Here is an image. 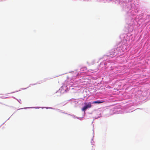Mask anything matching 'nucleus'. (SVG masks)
Returning <instances> with one entry per match:
<instances>
[{"label": "nucleus", "mask_w": 150, "mask_h": 150, "mask_svg": "<svg viewBox=\"0 0 150 150\" xmlns=\"http://www.w3.org/2000/svg\"><path fill=\"white\" fill-rule=\"evenodd\" d=\"M104 102V101H101L100 100H98L96 101H93L92 103H94V104H96V103L99 104V103H103Z\"/></svg>", "instance_id": "nucleus-3"}, {"label": "nucleus", "mask_w": 150, "mask_h": 150, "mask_svg": "<svg viewBox=\"0 0 150 150\" xmlns=\"http://www.w3.org/2000/svg\"><path fill=\"white\" fill-rule=\"evenodd\" d=\"M85 106L82 108V110L85 111L87 108H90L91 107V103L90 102L88 103H84Z\"/></svg>", "instance_id": "nucleus-1"}, {"label": "nucleus", "mask_w": 150, "mask_h": 150, "mask_svg": "<svg viewBox=\"0 0 150 150\" xmlns=\"http://www.w3.org/2000/svg\"><path fill=\"white\" fill-rule=\"evenodd\" d=\"M115 49H112L109 52L110 55L113 56L115 54Z\"/></svg>", "instance_id": "nucleus-2"}]
</instances>
